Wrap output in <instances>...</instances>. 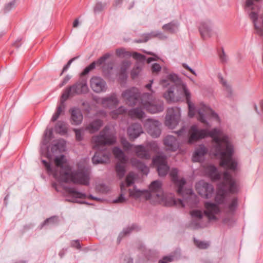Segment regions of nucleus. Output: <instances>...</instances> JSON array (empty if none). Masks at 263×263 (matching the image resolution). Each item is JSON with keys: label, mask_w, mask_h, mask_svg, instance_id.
<instances>
[{"label": "nucleus", "mask_w": 263, "mask_h": 263, "mask_svg": "<svg viewBox=\"0 0 263 263\" xmlns=\"http://www.w3.org/2000/svg\"><path fill=\"white\" fill-rule=\"evenodd\" d=\"M219 132L216 128L209 131L205 129H198L196 125H192L187 142L189 144H193L207 137L212 138L214 155L215 156H220V165L224 168L235 171L237 168V163L232 158L234 153L233 145L229 141L227 136L219 137L218 135Z\"/></svg>", "instance_id": "nucleus-1"}, {"label": "nucleus", "mask_w": 263, "mask_h": 263, "mask_svg": "<svg viewBox=\"0 0 263 263\" xmlns=\"http://www.w3.org/2000/svg\"><path fill=\"white\" fill-rule=\"evenodd\" d=\"M167 79H163L161 81V83L163 86L170 85L168 81L173 84L168 88L166 92L163 94L164 98L168 102H178L181 100L182 97H185L186 103L188 105V116L193 118L195 114V107L194 104L191 101V93L188 89L185 83H184L178 76L175 73H171L167 76Z\"/></svg>", "instance_id": "nucleus-2"}, {"label": "nucleus", "mask_w": 263, "mask_h": 263, "mask_svg": "<svg viewBox=\"0 0 263 263\" xmlns=\"http://www.w3.org/2000/svg\"><path fill=\"white\" fill-rule=\"evenodd\" d=\"M54 156L53 168L45 160H42V162L46 167L47 172L52 173L57 181L53 183L52 186L57 192L60 193L63 196L65 197L66 195V157L65 154Z\"/></svg>", "instance_id": "nucleus-3"}, {"label": "nucleus", "mask_w": 263, "mask_h": 263, "mask_svg": "<svg viewBox=\"0 0 263 263\" xmlns=\"http://www.w3.org/2000/svg\"><path fill=\"white\" fill-rule=\"evenodd\" d=\"M227 194L226 184L224 182H221L217 186V190L215 197V201L216 203L211 202L205 203L204 206L206 211L204 212V213L209 220H217V217L215 215L218 214L220 211L218 204L224 203Z\"/></svg>", "instance_id": "nucleus-4"}, {"label": "nucleus", "mask_w": 263, "mask_h": 263, "mask_svg": "<svg viewBox=\"0 0 263 263\" xmlns=\"http://www.w3.org/2000/svg\"><path fill=\"white\" fill-rule=\"evenodd\" d=\"M91 167L89 165L82 166L79 164L77 171L72 172L69 176L71 181L74 184L88 186L90 184Z\"/></svg>", "instance_id": "nucleus-5"}, {"label": "nucleus", "mask_w": 263, "mask_h": 263, "mask_svg": "<svg viewBox=\"0 0 263 263\" xmlns=\"http://www.w3.org/2000/svg\"><path fill=\"white\" fill-rule=\"evenodd\" d=\"M109 128L105 126L99 135L93 137L92 141L97 146L112 145L116 142V138L108 132Z\"/></svg>", "instance_id": "nucleus-6"}, {"label": "nucleus", "mask_w": 263, "mask_h": 263, "mask_svg": "<svg viewBox=\"0 0 263 263\" xmlns=\"http://www.w3.org/2000/svg\"><path fill=\"white\" fill-rule=\"evenodd\" d=\"M140 92L137 88L133 87L123 91L122 97L128 106H133L139 102Z\"/></svg>", "instance_id": "nucleus-7"}, {"label": "nucleus", "mask_w": 263, "mask_h": 263, "mask_svg": "<svg viewBox=\"0 0 263 263\" xmlns=\"http://www.w3.org/2000/svg\"><path fill=\"white\" fill-rule=\"evenodd\" d=\"M152 162L157 167L158 175L160 177L165 176L169 170L170 167L167 164L166 157L165 155H158L153 158Z\"/></svg>", "instance_id": "nucleus-8"}, {"label": "nucleus", "mask_w": 263, "mask_h": 263, "mask_svg": "<svg viewBox=\"0 0 263 263\" xmlns=\"http://www.w3.org/2000/svg\"><path fill=\"white\" fill-rule=\"evenodd\" d=\"M51 154L49 152L47 153V157L51 159L52 156L64 154L66 151V141L63 139H59L53 141L50 147Z\"/></svg>", "instance_id": "nucleus-9"}, {"label": "nucleus", "mask_w": 263, "mask_h": 263, "mask_svg": "<svg viewBox=\"0 0 263 263\" xmlns=\"http://www.w3.org/2000/svg\"><path fill=\"white\" fill-rule=\"evenodd\" d=\"M197 112L198 115V120L207 125H209V123L206 120V117H210L216 119L219 118L217 113L204 104L202 105L201 107L197 110Z\"/></svg>", "instance_id": "nucleus-10"}, {"label": "nucleus", "mask_w": 263, "mask_h": 263, "mask_svg": "<svg viewBox=\"0 0 263 263\" xmlns=\"http://www.w3.org/2000/svg\"><path fill=\"white\" fill-rule=\"evenodd\" d=\"M90 85L92 90L97 93L105 92L107 88L106 82L102 78L97 76L91 78Z\"/></svg>", "instance_id": "nucleus-11"}, {"label": "nucleus", "mask_w": 263, "mask_h": 263, "mask_svg": "<svg viewBox=\"0 0 263 263\" xmlns=\"http://www.w3.org/2000/svg\"><path fill=\"white\" fill-rule=\"evenodd\" d=\"M88 90V87L87 85V80L85 78H82L81 82L77 83L69 89H67V98L68 97L70 92L80 94L85 93L87 92Z\"/></svg>", "instance_id": "nucleus-12"}, {"label": "nucleus", "mask_w": 263, "mask_h": 263, "mask_svg": "<svg viewBox=\"0 0 263 263\" xmlns=\"http://www.w3.org/2000/svg\"><path fill=\"white\" fill-rule=\"evenodd\" d=\"M65 102L66 89H64L61 95L59 104L58 105L57 110L51 119L52 122H55L61 117L64 116L66 109Z\"/></svg>", "instance_id": "nucleus-13"}, {"label": "nucleus", "mask_w": 263, "mask_h": 263, "mask_svg": "<svg viewBox=\"0 0 263 263\" xmlns=\"http://www.w3.org/2000/svg\"><path fill=\"white\" fill-rule=\"evenodd\" d=\"M146 125H147L148 133L153 138H157L160 135L161 130L160 128L161 123L159 121L148 119Z\"/></svg>", "instance_id": "nucleus-14"}, {"label": "nucleus", "mask_w": 263, "mask_h": 263, "mask_svg": "<svg viewBox=\"0 0 263 263\" xmlns=\"http://www.w3.org/2000/svg\"><path fill=\"white\" fill-rule=\"evenodd\" d=\"M199 31L202 37L205 40L212 35V23L211 21L201 22L199 26Z\"/></svg>", "instance_id": "nucleus-15"}, {"label": "nucleus", "mask_w": 263, "mask_h": 263, "mask_svg": "<svg viewBox=\"0 0 263 263\" xmlns=\"http://www.w3.org/2000/svg\"><path fill=\"white\" fill-rule=\"evenodd\" d=\"M148 191L151 193L152 197L156 196L159 198L163 194L161 181L156 180L152 182L149 185Z\"/></svg>", "instance_id": "nucleus-16"}, {"label": "nucleus", "mask_w": 263, "mask_h": 263, "mask_svg": "<svg viewBox=\"0 0 263 263\" xmlns=\"http://www.w3.org/2000/svg\"><path fill=\"white\" fill-rule=\"evenodd\" d=\"M144 108L151 114L158 113L164 109L163 102L160 100L154 99Z\"/></svg>", "instance_id": "nucleus-17"}, {"label": "nucleus", "mask_w": 263, "mask_h": 263, "mask_svg": "<svg viewBox=\"0 0 263 263\" xmlns=\"http://www.w3.org/2000/svg\"><path fill=\"white\" fill-rule=\"evenodd\" d=\"M198 190L201 196L205 199L211 198L214 191L213 185L208 182H203L201 186L198 188Z\"/></svg>", "instance_id": "nucleus-18"}, {"label": "nucleus", "mask_w": 263, "mask_h": 263, "mask_svg": "<svg viewBox=\"0 0 263 263\" xmlns=\"http://www.w3.org/2000/svg\"><path fill=\"white\" fill-rule=\"evenodd\" d=\"M142 133H143L142 128L139 123L132 124L127 128V134L131 140L137 138Z\"/></svg>", "instance_id": "nucleus-19"}, {"label": "nucleus", "mask_w": 263, "mask_h": 263, "mask_svg": "<svg viewBox=\"0 0 263 263\" xmlns=\"http://www.w3.org/2000/svg\"><path fill=\"white\" fill-rule=\"evenodd\" d=\"M223 178L226 184V187L227 185H229V188L227 190V192H229L231 193H236L238 191L237 185H236L235 181L232 177V176L229 172L225 171L223 174Z\"/></svg>", "instance_id": "nucleus-20"}, {"label": "nucleus", "mask_w": 263, "mask_h": 263, "mask_svg": "<svg viewBox=\"0 0 263 263\" xmlns=\"http://www.w3.org/2000/svg\"><path fill=\"white\" fill-rule=\"evenodd\" d=\"M159 199L162 200L163 204L165 206L171 207L178 204L183 208L185 206V205L181 199H179L178 200H176L173 196H164L163 194V195L161 197H160Z\"/></svg>", "instance_id": "nucleus-21"}, {"label": "nucleus", "mask_w": 263, "mask_h": 263, "mask_svg": "<svg viewBox=\"0 0 263 263\" xmlns=\"http://www.w3.org/2000/svg\"><path fill=\"white\" fill-rule=\"evenodd\" d=\"M109 161V155L103 151L96 152L92 158V162L94 164H104Z\"/></svg>", "instance_id": "nucleus-22"}, {"label": "nucleus", "mask_w": 263, "mask_h": 263, "mask_svg": "<svg viewBox=\"0 0 263 263\" xmlns=\"http://www.w3.org/2000/svg\"><path fill=\"white\" fill-rule=\"evenodd\" d=\"M208 177L212 181H218L221 179V174L218 171L217 168L214 165H209L205 168Z\"/></svg>", "instance_id": "nucleus-23"}, {"label": "nucleus", "mask_w": 263, "mask_h": 263, "mask_svg": "<svg viewBox=\"0 0 263 263\" xmlns=\"http://www.w3.org/2000/svg\"><path fill=\"white\" fill-rule=\"evenodd\" d=\"M164 144L167 148L173 152H175L179 147L178 142L176 138L172 135H167L164 139Z\"/></svg>", "instance_id": "nucleus-24"}, {"label": "nucleus", "mask_w": 263, "mask_h": 263, "mask_svg": "<svg viewBox=\"0 0 263 263\" xmlns=\"http://www.w3.org/2000/svg\"><path fill=\"white\" fill-rule=\"evenodd\" d=\"M140 230V228L135 223L132 224L130 226L124 229L122 232L120 233L117 238V243L119 244L122 238L130 234L133 231L138 232Z\"/></svg>", "instance_id": "nucleus-25"}, {"label": "nucleus", "mask_w": 263, "mask_h": 263, "mask_svg": "<svg viewBox=\"0 0 263 263\" xmlns=\"http://www.w3.org/2000/svg\"><path fill=\"white\" fill-rule=\"evenodd\" d=\"M70 111L71 123L76 125L81 124L83 120V115L81 110L78 108H73Z\"/></svg>", "instance_id": "nucleus-26"}, {"label": "nucleus", "mask_w": 263, "mask_h": 263, "mask_svg": "<svg viewBox=\"0 0 263 263\" xmlns=\"http://www.w3.org/2000/svg\"><path fill=\"white\" fill-rule=\"evenodd\" d=\"M179 121V116L173 112L170 115H166L165 117V124L168 128L173 129L177 125Z\"/></svg>", "instance_id": "nucleus-27"}, {"label": "nucleus", "mask_w": 263, "mask_h": 263, "mask_svg": "<svg viewBox=\"0 0 263 263\" xmlns=\"http://www.w3.org/2000/svg\"><path fill=\"white\" fill-rule=\"evenodd\" d=\"M208 153V149L204 145L200 144L197 147L193 155L192 160L193 162H199L201 158Z\"/></svg>", "instance_id": "nucleus-28"}, {"label": "nucleus", "mask_w": 263, "mask_h": 263, "mask_svg": "<svg viewBox=\"0 0 263 263\" xmlns=\"http://www.w3.org/2000/svg\"><path fill=\"white\" fill-rule=\"evenodd\" d=\"M135 153L136 156L140 159L148 160L151 158L149 150L142 145L136 146Z\"/></svg>", "instance_id": "nucleus-29"}, {"label": "nucleus", "mask_w": 263, "mask_h": 263, "mask_svg": "<svg viewBox=\"0 0 263 263\" xmlns=\"http://www.w3.org/2000/svg\"><path fill=\"white\" fill-rule=\"evenodd\" d=\"M129 196L134 197L135 199H138L143 195H145V198L146 200L151 199L152 198L151 193L148 191V190H136V187H134V190H132L131 189H129Z\"/></svg>", "instance_id": "nucleus-30"}, {"label": "nucleus", "mask_w": 263, "mask_h": 263, "mask_svg": "<svg viewBox=\"0 0 263 263\" xmlns=\"http://www.w3.org/2000/svg\"><path fill=\"white\" fill-rule=\"evenodd\" d=\"M71 196L75 198L85 199L87 197L86 194L79 192L76 189L67 186V198ZM70 199L67 198V201H70Z\"/></svg>", "instance_id": "nucleus-31"}, {"label": "nucleus", "mask_w": 263, "mask_h": 263, "mask_svg": "<svg viewBox=\"0 0 263 263\" xmlns=\"http://www.w3.org/2000/svg\"><path fill=\"white\" fill-rule=\"evenodd\" d=\"M154 99V96L152 93L149 92H144L142 94L140 92V98L139 103L141 104L142 106L144 108L149 103H151Z\"/></svg>", "instance_id": "nucleus-32"}, {"label": "nucleus", "mask_w": 263, "mask_h": 263, "mask_svg": "<svg viewBox=\"0 0 263 263\" xmlns=\"http://www.w3.org/2000/svg\"><path fill=\"white\" fill-rule=\"evenodd\" d=\"M131 164L133 166L135 167L140 171L143 174L147 175L149 172L148 167L141 161L133 158L131 159Z\"/></svg>", "instance_id": "nucleus-33"}, {"label": "nucleus", "mask_w": 263, "mask_h": 263, "mask_svg": "<svg viewBox=\"0 0 263 263\" xmlns=\"http://www.w3.org/2000/svg\"><path fill=\"white\" fill-rule=\"evenodd\" d=\"M112 153L115 157L121 163L126 164L128 159L126 157L123 151L119 147L116 146L112 149Z\"/></svg>", "instance_id": "nucleus-34"}, {"label": "nucleus", "mask_w": 263, "mask_h": 263, "mask_svg": "<svg viewBox=\"0 0 263 263\" xmlns=\"http://www.w3.org/2000/svg\"><path fill=\"white\" fill-rule=\"evenodd\" d=\"M179 23L177 20H173L171 22L164 24L162 29L171 33H175L178 30Z\"/></svg>", "instance_id": "nucleus-35"}, {"label": "nucleus", "mask_w": 263, "mask_h": 263, "mask_svg": "<svg viewBox=\"0 0 263 263\" xmlns=\"http://www.w3.org/2000/svg\"><path fill=\"white\" fill-rule=\"evenodd\" d=\"M103 125V121L100 119H96L90 122L87 126L86 129L91 133L98 132Z\"/></svg>", "instance_id": "nucleus-36"}, {"label": "nucleus", "mask_w": 263, "mask_h": 263, "mask_svg": "<svg viewBox=\"0 0 263 263\" xmlns=\"http://www.w3.org/2000/svg\"><path fill=\"white\" fill-rule=\"evenodd\" d=\"M59 221L60 220L58 216H51L44 221V222L40 225V229H42L44 227H51L57 226L58 224Z\"/></svg>", "instance_id": "nucleus-37"}, {"label": "nucleus", "mask_w": 263, "mask_h": 263, "mask_svg": "<svg viewBox=\"0 0 263 263\" xmlns=\"http://www.w3.org/2000/svg\"><path fill=\"white\" fill-rule=\"evenodd\" d=\"M128 115L132 118L141 119L145 117V114L140 107H136L129 110Z\"/></svg>", "instance_id": "nucleus-38"}, {"label": "nucleus", "mask_w": 263, "mask_h": 263, "mask_svg": "<svg viewBox=\"0 0 263 263\" xmlns=\"http://www.w3.org/2000/svg\"><path fill=\"white\" fill-rule=\"evenodd\" d=\"M110 56L111 54L109 53H105L103 56L101 57L99 59H98V60L93 61L89 65L87 66V68H88V69L91 71L95 68L96 65L100 66L102 65L105 62V61Z\"/></svg>", "instance_id": "nucleus-39"}, {"label": "nucleus", "mask_w": 263, "mask_h": 263, "mask_svg": "<svg viewBox=\"0 0 263 263\" xmlns=\"http://www.w3.org/2000/svg\"><path fill=\"white\" fill-rule=\"evenodd\" d=\"M189 194L188 197L185 199V202L191 207H195L199 202L198 197L192 190L189 191Z\"/></svg>", "instance_id": "nucleus-40"}, {"label": "nucleus", "mask_w": 263, "mask_h": 263, "mask_svg": "<svg viewBox=\"0 0 263 263\" xmlns=\"http://www.w3.org/2000/svg\"><path fill=\"white\" fill-rule=\"evenodd\" d=\"M142 36L145 37V41H148L153 37H158L160 39H166V36L163 33L160 31H152L149 33H144Z\"/></svg>", "instance_id": "nucleus-41"}, {"label": "nucleus", "mask_w": 263, "mask_h": 263, "mask_svg": "<svg viewBox=\"0 0 263 263\" xmlns=\"http://www.w3.org/2000/svg\"><path fill=\"white\" fill-rule=\"evenodd\" d=\"M54 130L57 134L60 135L66 134V123L64 121L59 120L55 125Z\"/></svg>", "instance_id": "nucleus-42"}, {"label": "nucleus", "mask_w": 263, "mask_h": 263, "mask_svg": "<svg viewBox=\"0 0 263 263\" xmlns=\"http://www.w3.org/2000/svg\"><path fill=\"white\" fill-rule=\"evenodd\" d=\"M124 164L121 163L119 162H118L115 166L117 176L120 179H122L124 177L126 173V169Z\"/></svg>", "instance_id": "nucleus-43"}, {"label": "nucleus", "mask_w": 263, "mask_h": 263, "mask_svg": "<svg viewBox=\"0 0 263 263\" xmlns=\"http://www.w3.org/2000/svg\"><path fill=\"white\" fill-rule=\"evenodd\" d=\"M121 194L116 199L114 200V203H123L126 201L124 197V194L126 191L124 183L122 182L120 184Z\"/></svg>", "instance_id": "nucleus-44"}, {"label": "nucleus", "mask_w": 263, "mask_h": 263, "mask_svg": "<svg viewBox=\"0 0 263 263\" xmlns=\"http://www.w3.org/2000/svg\"><path fill=\"white\" fill-rule=\"evenodd\" d=\"M173 182L178 186L177 192L178 195H182L183 194V186L186 183L185 180L184 178L179 179L178 178L176 180L174 181Z\"/></svg>", "instance_id": "nucleus-45"}, {"label": "nucleus", "mask_w": 263, "mask_h": 263, "mask_svg": "<svg viewBox=\"0 0 263 263\" xmlns=\"http://www.w3.org/2000/svg\"><path fill=\"white\" fill-rule=\"evenodd\" d=\"M53 130L52 128L46 129L44 132V138L42 141L43 145H47L53 138Z\"/></svg>", "instance_id": "nucleus-46"}, {"label": "nucleus", "mask_w": 263, "mask_h": 263, "mask_svg": "<svg viewBox=\"0 0 263 263\" xmlns=\"http://www.w3.org/2000/svg\"><path fill=\"white\" fill-rule=\"evenodd\" d=\"M129 66L130 62H129L128 61H124L122 63L120 71V75L121 76H122L125 79L127 78V70Z\"/></svg>", "instance_id": "nucleus-47"}, {"label": "nucleus", "mask_w": 263, "mask_h": 263, "mask_svg": "<svg viewBox=\"0 0 263 263\" xmlns=\"http://www.w3.org/2000/svg\"><path fill=\"white\" fill-rule=\"evenodd\" d=\"M127 109L123 106H120L118 108L111 111V115L113 118H117L119 115L125 113Z\"/></svg>", "instance_id": "nucleus-48"}, {"label": "nucleus", "mask_w": 263, "mask_h": 263, "mask_svg": "<svg viewBox=\"0 0 263 263\" xmlns=\"http://www.w3.org/2000/svg\"><path fill=\"white\" fill-rule=\"evenodd\" d=\"M194 242L195 245L200 249H206L208 248L210 246V244L208 242H205L204 241H200L195 238H194Z\"/></svg>", "instance_id": "nucleus-49"}, {"label": "nucleus", "mask_w": 263, "mask_h": 263, "mask_svg": "<svg viewBox=\"0 0 263 263\" xmlns=\"http://www.w3.org/2000/svg\"><path fill=\"white\" fill-rule=\"evenodd\" d=\"M135 175L134 173L132 172H129L125 178V182L126 185L127 186H131L133 184H134L135 181Z\"/></svg>", "instance_id": "nucleus-50"}, {"label": "nucleus", "mask_w": 263, "mask_h": 263, "mask_svg": "<svg viewBox=\"0 0 263 263\" xmlns=\"http://www.w3.org/2000/svg\"><path fill=\"white\" fill-rule=\"evenodd\" d=\"M112 69L113 63L112 62H109L107 64H104L102 66V71L106 74H109Z\"/></svg>", "instance_id": "nucleus-51"}, {"label": "nucleus", "mask_w": 263, "mask_h": 263, "mask_svg": "<svg viewBox=\"0 0 263 263\" xmlns=\"http://www.w3.org/2000/svg\"><path fill=\"white\" fill-rule=\"evenodd\" d=\"M190 215L192 217H196L201 219L203 217L202 212L199 210H194L190 212Z\"/></svg>", "instance_id": "nucleus-52"}, {"label": "nucleus", "mask_w": 263, "mask_h": 263, "mask_svg": "<svg viewBox=\"0 0 263 263\" xmlns=\"http://www.w3.org/2000/svg\"><path fill=\"white\" fill-rule=\"evenodd\" d=\"M174 256L169 255L164 256L162 259L158 261V263H168L174 260Z\"/></svg>", "instance_id": "nucleus-53"}, {"label": "nucleus", "mask_w": 263, "mask_h": 263, "mask_svg": "<svg viewBox=\"0 0 263 263\" xmlns=\"http://www.w3.org/2000/svg\"><path fill=\"white\" fill-rule=\"evenodd\" d=\"M15 1H10L5 5L4 10L5 12H7L15 7Z\"/></svg>", "instance_id": "nucleus-54"}, {"label": "nucleus", "mask_w": 263, "mask_h": 263, "mask_svg": "<svg viewBox=\"0 0 263 263\" xmlns=\"http://www.w3.org/2000/svg\"><path fill=\"white\" fill-rule=\"evenodd\" d=\"M178 171L176 168H173L172 169L170 173V175L172 178V181L173 182L175 180H176L178 178Z\"/></svg>", "instance_id": "nucleus-55"}, {"label": "nucleus", "mask_w": 263, "mask_h": 263, "mask_svg": "<svg viewBox=\"0 0 263 263\" xmlns=\"http://www.w3.org/2000/svg\"><path fill=\"white\" fill-rule=\"evenodd\" d=\"M105 6V5L103 4L101 2L97 3L94 7V12L95 13H99L103 10Z\"/></svg>", "instance_id": "nucleus-56"}, {"label": "nucleus", "mask_w": 263, "mask_h": 263, "mask_svg": "<svg viewBox=\"0 0 263 263\" xmlns=\"http://www.w3.org/2000/svg\"><path fill=\"white\" fill-rule=\"evenodd\" d=\"M133 57L135 60H139L140 61H144L146 59L145 55L141 54L139 53H138L137 52H134L133 53Z\"/></svg>", "instance_id": "nucleus-57"}, {"label": "nucleus", "mask_w": 263, "mask_h": 263, "mask_svg": "<svg viewBox=\"0 0 263 263\" xmlns=\"http://www.w3.org/2000/svg\"><path fill=\"white\" fill-rule=\"evenodd\" d=\"M238 205V200L237 198H235L233 199L232 200L231 203L229 205V209L231 211H235L236 208L237 207Z\"/></svg>", "instance_id": "nucleus-58"}, {"label": "nucleus", "mask_w": 263, "mask_h": 263, "mask_svg": "<svg viewBox=\"0 0 263 263\" xmlns=\"http://www.w3.org/2000/svg\"><path fill=\"white\" fill-rule=\"evenodd\" d=\"M70 246L77 250H80L81 249V246L80 243V240L79 239L72 240L70 242Z\"/></svg>", "instance_id": "nucleus-59"}, {"label": "nucleus", "mask_w": 263, "mask_h": 263, "mask_svg": "<svg viewBox=\"0 0 263 263\" xmlns=\"http://www.w3.org/2000/svg\"><path fill=\"white\" fill-rule=\"evenodd\" d=\"M221 83L223 86L226 87V89L229 93V97H231L232 95V89L231 86L227 84V82L224 81L223 78H221Z\"/></svg>", "instance_id": "nucleus-60"}, {"label": "nucleus", "mask_w": 263, "mask_h": 263, "mask_svg": "<svg viewBox=\"0 0 263 263\" xmlns=\"http://www.w3.org/2000/svg\"><path fill=\"white\" fill-rule=\"evenodd\" d=\"M74 131L76 134V138L77 141H80L83 140V137L81 129H74Z\"/></svg>", "instance_id": "nucleus-61"}, {"label": "nucleus", "mask_w": 263, "mask_h": 263, "mask_svg": "<svg viewBox=\"0 0 263 263\" xmlns=\"http://www.w3.org/2000/svg\"><path fill=\"white\" fill-rule=\"evenodd\" d=\"M219 58H220V61L222 63H225L228 61L227 55H226V53H225V52L224 51V49L223 48H222V52H221V53H220L219 54Z\"/></svg>", "instance_id": "nucleus-62"}, {"label": "nucleus", "mask_w": 263, "mask_h": 263, "mask_svg": "<svg viewBox=\"0 0 263 263\" xmlns=\"http://www.w3.org/2000/svg\"><path fill=\"white\" fill-rule=\"evenodd\" d=\"M121 143H122L123 146L126 150H129L132 148V144H131L126 140H125V139L122 140Z\"/></svg>", "instance_id": "nucleus-63"}, {"label": "nucleus", "mask_w": 263, "mask_h": 263, "mask_svg": "<svg viewBox=\"0 0 263 263\" xmlns=\"http://www.w3.org/2000/svg\"><path fill=\"white\" fill-rule=\"evenodd\" d=\"M161 70V66L159 64L154 63L152 66V71L153 72H158Z\"/></svg>", "instance_id": "nucleus-64"}]
</instances>
